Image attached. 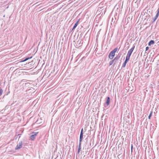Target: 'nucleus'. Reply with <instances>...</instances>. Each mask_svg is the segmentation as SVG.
<instances>
[{"label": "nucleus", "instance_id": "f257e3e1", "mask_svg": "<svg viewBox=\"0 0 159 159\" xmlns=\"http://www.w3.org/2000/svg\"><path fill=\"white\" fill-rule=\"evenodd\" d=\"M38 132H33L32 133V134L30 136V138L31 140H33L35 139L36 136L37 135Z\"/></svg>", "mask_w": 159, "mask_h": 159}, {"label": "nucleus", "instance_id": "f03ea898", "mask_svg": "<svg viewBox=\"0 0 159 159\" xmlns=\"http://www.w3.org/2000/svg\"><path fill=\"white\" fill-rule=\"evenodd\" d=\"M22 141L20 142L17 144L16 147L15 148L16 150H18L20 149L22 147Z\"/></svg>", "mask_w": 159, "mask_h": 159}, {"label": "nucleus", "instance_id": "7ed1b4c3", "mask_svg": "<svg viewBox=\"0 0 159 159\" xmlns=\"http://www.w3.org/2000/svg\"><path fill=\"white\" fill-rule=\"evenodd\" d=\"M115 55V53H114L112 51L111 52L109 53L108 57L110 59H112L114 57Z\"/></svg>", "mask_w": 159, "mask_h": 159}, {"label": "nucleus", "instance_id": "20e7f679", "mask_svg": "<svg viewBox=\"0 0 159 159\" xmlns=\"http://www.w3.org/2000/svg\"><path fill=\"white\" fill-rule=\"evenodd\" d=\"M157 13L156 16L153 18V22H154L158 18V17L159 15V7H158V8L157 10Z\"/></svg>", "mask_w": 159, "mask_h": 159}, {"label": "nucleus", "instance_id": "39448f33", "mask_svg": "<svg viewBox=\"0 0 159 159\" xmlns=\"http://www.w3.org/2000/svg\"><path fill=\"white\" fill-rule=\"evenodd\" d=\"M107 99L106 102L105 103V104L107 106H108L110 104V98L108 97H107Z\"/></svg>", "mask_w": 159, "mask_h": 159}, {"label": "nucleus", "instance_id": "423d86ee", "mask_svg": "<svg viewBox=\"0 0 159 159\" xmlns=\"http://www.w3.org/2000/svg\"><path fill=\"white\" fill-rule=\"evenodd\" d=\"M79 20L75 24V25L72 28V29L71 30V31L73 30H74L75 29V28L76 27L77 25H78L79 22Z\"/></svg>", "mask_w": 159, "mask_h": 159}, {"label": "nucleus", "instance_id": "0eeeda50", "mask_svg": "<svg viewBox=\"0 0 159 159\" xmlns=\"http://www.w3.org/2000/svg\"><path fill=\"white\" fill-rule=\"evenodd\" d=\"M154 43V41L153 40H150L148 43V45L149 46H150L151 45V44H153Z\"/></svg>", "mask_w": 159, "mask_h": 159}, {"label": "nucleus", "instance_id": "6e6552de", "mask_svg": "<svg viewBox=\"0 0 159 159\" xmlns=\"http://www.w3.org/2000/svg\"><path fill=\"white\" fill-rule=\"evenodd\" d=\"M128 61H126V60H125V62H124V63H123V64L122 65V67H125L126 66V64L127 63Z\"/></svg>", "mask_w": 159, "mask_h": 159}, {"label": "nucleus", "instance_id": "1a4fd4ad", "mask_svg": "<svg viewBox=\"0 0 159 159\" xmlns=\"http://www.w3.org/2000/svg\"><path fill=\"white\" fill-rule=\"evenodd\" d=\"M83 134H80V142H81L83 138Z\"/></svg>", "mask_w": 159, "mask_h": 159}, {"label": "nucleus", "instance_id": "9d476101", "mask_svg": "<svg viewBox=\"0 0 159 159\" xmlns=\"http://www.w3.org/2000/svg\"><path fill=\"white\" fill-rule=\"evenodd\" d=\"M115 61V59H113L111 61H110L109 63V66L112 65L114 63Z\"/></svg>", "mask_w": 159, "mask_h": 159}, {"label": "nucleus", "instance_id": "9b49d317", "mask_svg": "<svg viewBox=\"0 0 159 159\" xmlns=\"http://www.w3.org/2000/svg\"><path fill=\"white\" fill-rule=\"evenodd\" d=\"M130 57V56L127 55L126 57L125 60L128 61L129 60Z\"/></svg>", "mask_w": 159, "mask_h": 159}, {"label": "nucleus", "instance_id": "f8f14e48", "mask_svg": "<svg viewBox=\"0 0 159 159\" xmlns=\"http://www.w3.org/2000/svg\"><path fill=\"white\" fill-rule=\"evenodd\" d=\"M118 48H116L114 49L112 51L115 53L118 50Z\"/></svg>", "mask_w": 159, "mask_h": 159}, {"label": "nucleus", "instance_id": "ddd939ff", "mask_svg": "<svg viewBox=\"0 0 159 159\" xmlns=\"http://www.w3.org/2000/svg\"><path fill=\"white\" fill-rule=\"evenodd\" d=\"M132 52H131L130 51H129V50L128 51V53L127 54V55H128V56H131L132 53Z\"/></svg>", "mask_w": 159, "mask_h": 159}, {"label": "nucleus", "instance_id": "4468645a", "mask_svg": "<svg viewBox=\"0 0 159 159\" xmlns=\"http://www.w3.org/2000/svg\"><path fill=\"white\" fill-rule=\"evenodd\" d=\"M32 58V57H27V58H26L25 60H23V61H22L23 62V61H26L28 60V59H30L31 58Z\"/></svg>", "mask_w": 159, "mask_h": 159}, {"label": "nucleus", "instance_id": "2eb2a0df", "mask_svg": "<svg viewBox=\"0 0 159 159\" xmlns=\"http://www.w3.org/2000/svg\"><path fill=\"white\" fill-rule=\"evenodd\" d=\"M135 48V46H134L133 47H132L129 50V51H130L131 52H133V50H134V49Z\"/></svg>", "mask_w": 159, "mask_h": 159}, {"label": "nucleus", "instance_id": "dca6fc26", "mask_svg": "<svg viewBox=\"0 0 159 159\" xmlns=\"http://www.w3.org/2000/svg\"><path fill=\"white\" fill-rule=\"evenodd\" d=\"M81 147H78V154H79V153L81 151Z\"/></svg>", "mask_w": 159, "mask_h": 159}, {"label": "nucleus", "instance_id": "f3484780", "mask_svg": "<svg viewBox=\"0 0 159 159\" xmlns=\"http://www.w3.org/2000/svg\"><path fill=\"white\" fill-rule=\"evenodd\" d=\"M3 90L2 89H0V96H1Z\"/></svg>", "mask_w": 159, "mask_h": 159}, {"label": "nucleus", "instance_id": "a211bd4d", "mask_svg": "<svg viewBox=\"0 0 159 159\" xmlns=\"http://www.w3.org/2000/svg\"><path fill=\"white\" fill-rule=\"evenodd\" d=\"M152 114V111H151L148 116V118L149 119H150V118Z\"/></svg>", "mask_w": 159, "mask_h": 159}, {"label": "nucleus", "instance_id": "6ab92c4d", "mask_svg": "<svg viewBox=\"0 0 159 159\" xmlns=\"http://www.w3.org/2000/svg\"><path fill=\"white\" fill-rule=\"evenodd\" d=\"M83 132H84L83 129L82 128L81 129L80 134H83Z\"/></svg>", "mask_w": 159, "mask_h": 159}, {"label": "nucleus", "instance_id": "aec40b11", "mask_svg": "<svg viewBox=\"0 0 159 159\" xmlns=\"http://www.w3.org/2000/svg\"><path fill=\"white\" fill-rule=\"evenodd\" d=\"M81 42L80 41H78L77 43H78V44H79V46H80L81 45Z\"/></svg>", "mask_w": 159, "mask_h": 159}, {"label": "nucleus", "instance_id": "412c9836", "mask_svg": "<svg viewBox=\"0 0 159 159\" xmlns=\"http://www.w3.org/2000/svg\"><path fill=\"white\" fill-rule=\"evenodd\" d=\"M78 147H81V142L80 141Z\"/></svg>", "mask_w": 159, "mask_h": 159}, {"label": "nucleus", "instance_id": "4be33fe9", "mask_svg": "<svg viewBox=\"0 0 159 159\" xmlns=\"http://www.w3.org/2000/svg\"><path fill=\"white\" fill-rule=\"evenodd\" d=\"M120 57H116L114 59H115V60H116V59H119V58Z\"/></svg>", "mask_w": 159, "mask_h": 159}, {"label": "nucleus", "instance_id": "5701e85b", "mask_svg": "<svg viewBox=\"0 0 159 159\" xmlns=\"http://www.w3.org/2000/svg\"><path fill=\"white\" fill-rule=\"evenodd\" d=\"M149 48L148 47H147L146 48V51H147L148 50Z\"/></svg>", "mask_w": 159, "mask_h": 159}, {"label": "nucleus", "instance_id": "b1692460", "mask_svg": "<svg viewBox=\"0 0 159 159\" xmlns=\"http://www.w3.org/2000/svg\"><path fill=\"white\" fill-rule=\"evenodd\" d=\"M131 149H133V145L132 144H131Z\"/></svg>", "mask_w": 159, "mask_h": 159}, {"label": "nucleus", "instance_id": "393cba45", "mask_svg": "<svg viewBox=\"0 0 159 159\" xmlns=\"http://www.w3.org/2000/svg\"><path fill=\"white\" fill-rule=\"evenodd\" d=\"M133 149H131V152H132Z\"/></svg>", "mask_w": 159, "mask_h": 159}]
</instances>
